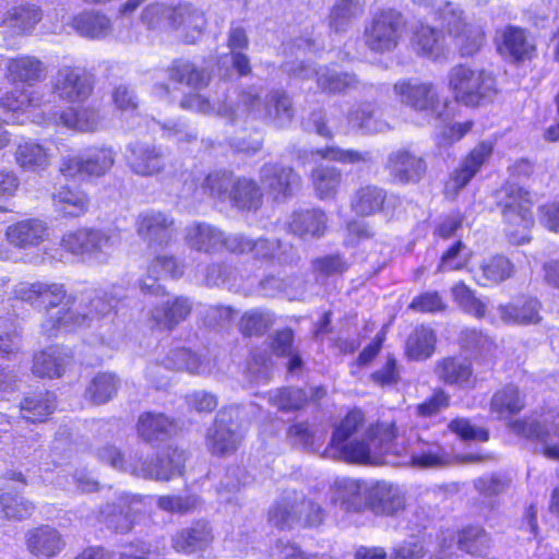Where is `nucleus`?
<instances>
[{"label":"nucleus","instance_id":"nucleus-1","mask_svg":"<svg viewBox=\"0 0 559 559\" xmlns=\"http://www.w3.org/2000/svg\"><path fill=\"white\" fill-rule=\"evenodd\" d=\"M13 294L17 299L47 309L41 329L50 336L60 330L91 326L97 317L110 314L122 297V288L112 286L110 292L82 298L79 304L67 295L62 284L55 282H21Z\"/></svg>","mask_w":559,"mask_h":559},{"label":"nucleus","instance_id":"nucleus-2","mask_svg":"<svg viewBox=\"0 0 559 559\" xmlns=\"http://www.w3.org/2000/svg\"><path fill=\"white\" fill-rule=\"evenodd\" d=\"M47 67L38 57L19 53L3 59V78L14 86L0 97V121L22 126L39 122L37 110L43 106V93L31 88L45 80Z\"/></svg>","mask_w":559,"mask_h":559},{"label":"nucleus","instance_id":"nucleus-3","mask_svg":"<svg viewBox=\"0 0 559 559\" xmlns=\"http://www.w3.org/2000/svg\"><path fill=\"white\" fill-rule=\"evenodd\" d=\"M364 420L360 411L349 412L335 427L331 442L349 461L378 464L383 455L389 454L391 441L395 438V426L378 424L358 437Z\"/></svg>","mask_w":559,"mask_h":559},{"label":"nucleus","instance_id":"nucleus-4","mask_svg":"<svg viewBox=\"0 0 559 559\" xmlns=\"http://www.w3.org/2000/svg\"><path fill=\"white\" fill-rule=\"evenodd\" d=\"M99 461L111 467L129 473L135 477L154 480H169L182 472L186 462L183 450L167 449L166 453L155 460L144 456L143 453H134L126 456L115 445H104L96 453Z\"/></svg>","mask_w":559,"mask_h":559},{"label":"nucleus","instance_id":"nucleus-5","mask_svg":"<svg viewBox=\"0 0 559 559\" xmlns=\"http://www.w3.org/2000/svg\"><path fill=\"white\" fill-rule=\"evenodd\" d=\"M141 21L150 29L181 31L188 43H193L205 26L203 13L187 3L153 2L142 11Z\"/></svg>","mask_w":559,"mask_h":559},{"label":"nucleus","instance_id":"nucleus-6","mask_svg":"<svg viewBox=\"0 0 559 559\" xmlns=\"http://www.w3.org/2000/svg\"><path fill=\"white\" fill-rule=\"evenodd\" d=\"M496 202L501 209L506 233L510 242L522 245L530 240V229L534 224L533 201L527 191L510 183L496 191Z\"/></svg>","mask_w":559,"mask_h":559},{"label":"nucleus","instance_id":"nucleus-7","mask_svg":"<svg viewBox=\"0 0 559 559\" xmlns=\"http://www.w3.org/2000/svg\"><path fill=\"white\" fill-rule=\"evenodd\" d=\"M433 7L435 19L447 29L457 53L463 58L476 55L486 41L483 28L468 23L463 10L455 3L444 1Z\"/></svg>","mask_w":559,"mask_h":559},{"label":"nucleus","instance_id":"nucleus-8","mask_svg":"<svg viewBox=\"0 0 559 559\" xmlns=\"http://www.w3.org/2000/svg\"><path fill=\"white\" fill-rule=\"evenodd\" d=\"M61 247L68 252L97 264L107 263L120 245L115 230L80 228L62 236Z\"/></svg>","mask_w":559,"mask_h":559},{"label":"nucleus","instance_id":"nucleus-9","mask_svg":"<svg viewBox=\"0 0 559 559\" xmlns=\"http://www.w3.org/2000/svg\"><path fill=\"white\" fill-rule=\"evenodd\" d=\"M449 88L457 102L475 107L492 99L497 81L489 71L460 64L449 72Z\"/></svg>","mask_w":559,"mask_h":559},{"label":"nucleus","instance_id":"nucleus-10","mask_svg":"<svg viewBox=\"0 0 559 559\" xmlns=\"http://www.w3.org/2000/svg\"><path fill=\"white\" fill-rule=\"evenodd\" d=\"M404 28L405 21L399 11L379 10L365 26V45L373 52H391L399 46Z\"/></svg>","mask_w":559,"mask_h":559},{"label":"nucleus","instance_id":"nucleus-11","mask_svg":"<svg viewBox=\"0 0 559 559\" xmlns=\"http://www.w3.org/2000/svg\"><path fill=\"white\" fill-rule=\"evenodd\" d=\"M512 430L526 438L535 439L544 456L559 461V413L543 412L512 424Z\"/></svg>","mask_w":559,"mask_h":559},{"label":"nucleus","instance_id":"nucleus-12","mask_svg":"<svg viewBox=\"0 0 559 559\" xmlns=\"http://www.w3.org/2000/svg\"><path fill=\"white\" fill-rule=\"evenodd\" d=\"M115 162L116 152L111 146H91L81 155L63 156L60 163V173L68 178L76 176L100 178L109 173Z\"/></svg>","mask_w":559,"mask_h":559},{"label":"nucleus","instance_id":"nucleus-13","mask_svg":"<svg viewBox=\"0 0 559 559\" xmlns=\"http://www.w3.org/2000/svg\"><path fill=\"white\" fill-rule=\"evenodd\" d=\"M393 93L400 103L427 117L441 118L447 108V102L439 97L431 83L403 79L393 85Z\"/></svg>","mask_w":559,"mask_h":559},{"label":"nucleus","instance_id":"nucleus-14","mask_svg":"<svg viewBox=\"0 0 559 559\" xmlns=\"http://www.w3.org/2000/svg\"><path fill=\"white\" fill-rule=\"evenodd\" d=\"M396 437L391 441L389 453L408 456L411 463L418 467H442L456 461L447 449L437 442L425 441L418 436L407 439V444H400Z\"/></svg>","mask_w":559,"mask_h":559},{"label":"nucleus","instance_id":"nucleus-15","mask_svg":"<svg viewBox=\"0 0 559 559\" xmlns=\"http://www.w3.org/2000/svg\"><path fill=\"white\" fill-rule=\"evenodd\" d=\"M492 153V145L481 142L475 146L462 160L460 166L453 170L444 185L447 198L454 199L459 192L467 186L472 178L479 171L484 163Z\"/></svg>","mask_w":559,"mask_h":559},{"label":"nucleus","instance_id":"nucleus-16","mask_svg":"<svg viewBox=\"0 0 559 559\" xmlns=\"http://www.w3.org/2000/svg\"><path fill=\"white\" fill-rule=\"evenodd\" d=\"M52 90L60 99L83 103L92 93V84L80 68L62 66L52 79Z\"/></svg>","mask_w":559,"mask_h":559},{"label":"nucleus","instance_id":"nucleus-17","mask_svg":"<svg viewBox=\"0 0 559 559\" xmlns=\"http://www.w3.org/2000/svg\"><path fill=\"white\" fill-rule=\"evenodd\" d=\"M495 44L498 53L510 61L531 59L535 52V45L525 29L518 26H506L496 33Z\"/></svg>","mask_w":559,"mask_h":559},{"label":"nucleus","instance_id":"nucleus-18","mask_svg":"<svg viewBox=\"0 0 559 559\" xmlns=\"http://www.w3.org/2000/svg\"><path fill=\"white\" fill-rule=\"evenodd\" d=\"M50 235L47 223L39 218H25L9 225L5 239L22 250L36 248L48 240Z\"/></svg>","mask_w":559,"mask_h":559},{"label":"nucleus","instance_id":"nucleus-19","mask_svg":"<svg viewBox=\"0 0 559 559\" xmlns=\"http://www.w3.org/2000/svg\"><path fill=\"white\" fill-rule=\"evenodd\" d=\"M41 17L40 9L34 3L24 2L9 8L0 23L4 40L29 34Z\"/></svg>","mask_w":559,"mask_h":559},{"label":"nucleus","instance_id":"nucleus-20","mask_svg":"<svg viewBox=\"0 0 559 559\" xmlns=\"http://www.w3.org/2000/svg\"><path fill=\"white\" fill-rule=\"evenodd\" d=\"M260 179L265 191L274 199L289 195L299 185V176L294 169L277 163L265 164L261 168Z\"/></svg>","mask_w":559,"mask_h":559},{"label":"nucleus","instance_id":"nucleus-21","mask_svg":"<svg viewBox=\"0 0 559 559\" xmlns=\"http://www.w3.org/2000/svg\"><path fill=\"white\" fill-rule=\"evenodd\" d=\"M128 163L133 173L140 176H154L165 167V159L159 147L142 142L128 146Z\"/></svg>","mask_w":559,"mask_h":559},{"label":"nucleus","instance_id":"nucleus-22","mask_svg":"<svg viewBox=\"0 0 559 559\" xmlns=\"http://www.w3.org/2000/svg\"><path fill=\"white\" fill-rule=\"evenodd\" d=\"M411 46L417 55L431 60L444 59L450 53V48L445 45L443 35L425 24L414 26Z\"/></svg>","mask_w":559,"mask_h":559},{"label":"nucleus","instance_id":"nucleus-23","mask_svg":"<svg viewBox=\"0 0 559 559\" xmlns=\"http://www.w3.org/2000/svg\"><path fill=\"white\" fill-rule=\"evenodd\" d=\"M540 304L536 298L522 296L496 309L501 322L506 324H536L542 320Z\"/></svg>","mask_w":559,"mask_h":559},{"label":"nucleus","instance_id":"nucleus-24","mask_svg":"<svg viewBox=\"0 0 559 559\" xmlns=\"http://www.w3.org/2000/svg\"><path fill=\"white\" fill-rule=\"evenodd\" d=\"M174 222L164 213L145 212L139 215L136 221L138 234L150 246L166 245L173 237Z\"/></svg>","mask_w":559,"mask_h":559},{"label":"nucleus","instance_id":"nucleus-25","mask_svg":"<svg viewBox=\"0 0 559 559\" xmlns=\"http://www.w3.org/2000/svg\"><path fill=\"white\" fill-rule=\"evenodd\" d=\"M240 439L236 425L234 423L227 424L226 413L221 412L213 427L209 430L206 444L213 454L228 455L236 451Z\"/></svg>","mask_w":559,"mask_h":559},{"label":"nucleus","instance_id":"nucleus-26","mask_svg":"<svg viewBox=\"0 0 559 559\" xmlns=\"http://www.w3.org/2000/svg\"><path fill=\"white\" fill-rule=\"evenodd\" d=\"M163 300L151 310V320L162 330H171L183 321L191 311V304L187 298H170L166 294Z\"/></svg>","mask_w":559,"mask_h":559},{"label":"nucleus","instance_id":"nucleus-27","mask_svg":"<svg viewBox=\"0 0 559 559\" xmlns=\"http://www.w3.org/2000/svg\"><path fill=\"white\" fill-rule=\"evenodd\" d=\"M181 274L182 266L173 257L158 254L147 267V277L141 282V290L144 294L164 296L165 290L158 281L166 277H178Z\"/></svg>","mask_w":559,"mask_h":559},{"label":"nucleus","instance_id":"nucleus-28","mask_svg":"<svg viewBox=\"0 0 559 559\" xmlns=\"http://www.w3.org/2000/svg\"><path fill=\"white\" fill-rule=\"evenodd\" d=\"M435 371L444 383L462 389L473 388L476 381L472 362L466 357L444 358L438 361Z\"/></svg>","mask_w":559,"mask_h":559},{"label":"nucleus","instance_id":"nucleus-29","mask_svg":"<svg viewBox=\"0 0 559 559\" xmlns=\"http://www.w3.org/2000/svg\"><path fill=\"white\" fill-rule=\"evenodd\" d=\"M51 158L50 148L35 140H21L16 144L14 159L23 170L33 173L45 170L50 165Z\"/></svg>","mask_w":559,"mask_h":559},{"label":"nucleus","instance_id":"nucleus-30","mask_svg":"<svg viewBox=\"0 0 559 559\" xmlns=\"http://www.w3.org/2000/svg\"><path fill=\"white\" fill-rule=\"evenodd\" d=\"M214 540L213 530L205 521H197L178 532L173 538L177 551L193 554L206 549Z\"/></svg>","mask_w":559,"mask_h":559},{"label":"nucleus","instance_id":"nucleus-31","mask_svg":"<svg viewBox=\"0 0 559 559\" xmlns=\"http://www.w3.org/2000/svg\"><path fill=\"white\" fill-rule=\"evenodd\" d=\"M72 358L70 349L51 346L34 357L33 372L43 378H59Z\"/></svg>","mask_w":559,"mask_h":559},{"label":"nucleus","instance_id":"nucleus-32","mask_svg":"<svg viewBox=\"0 0 559 559\" xmlns=\"http://www.w3.org/2000/svg\"><path fill=\"white\" fill-rule=\"evenodd\" d=\"M388 168L400 182H415L426 170L424 160L406 150H399L389 156Z\"/></svg>","mask_w":559,"mask_h":559},{"label":"nucleus","instance_id":"nucleus-33","mask_svg":"<svg viewBox=\"0 0 559 559\" xmlns=\"http://www.w3.org/2000/svg\"><path fill=\"white\" fill-rule=\"evenodd\" d=\"M226 249L231 252L245 253L251 252L258 259H276L280 263H285L287 260L284 252L281 251L280 242H270L265 239L252 241L239 235L229 236L226 239Z\"/></svg>","mask_w":559,"mask_h":559},{"label":"nucleus","instance_id":"nucleus-34","mask_svg":"<svg viewBox=\"0 0 559 559\" xmlns=\"http://www.w3.org/2000/svg\"><path fill=\"white\" fill-rule=\"evenodd\" d=\"M90 203L87 193L80 188L62 186L52 194V205L62 216H82L88 211Z\"/></svg>","mask_w":559,"mask_h":559},{"label":"nucleus","instance_id":"nucleus-35","mask_svg":"<svg viewBox=\"0 0 559 559\" xmlns=\"http://www.w3.org/2000/svg\"><path fill=\"white\" fill-rule=\"evenodd\" d=\"M364 12L360 0H335L330 9L329 27L334 33H346Z\"/></svg>","mask_w":559,"mask_h":559},{"label":"nucleus","instance_id":"nucleus-36","mask_svg":"<svg viewBox=\"0 0 559 559\" xmlns=\"http://www.w3.org/2000/svg\"><path fill=\"white\" fill-rule=\"evenodd\" d=\"M71 26L80 36L91 39L105 38L112 31L110 20L97 11H86L75 15Z\"/></svg>","mask_w":559,"mask_h":559},{"label":"nucleus","instance_id":"nucleus-37","mask_svg":"<svg viewBox=\"0 0 559 559\" xmlns=\"http://www.w3.org/2000/svg\"><path fill=\"white\" fill-rule=\"evenodd\" d=\"M227 238L209 224L193 223L187 227L186 240L191 248L199 251L210 252L226 248Z\"/></svg>","mask_w":559,"mask_h":559},{"label":"nucleus","instance_id":"nucleus-38","mask_svg":"<svg viewBox=\"0 0 559 559\" xmlns=\"http://www.w3.org/2000/svg\"><path fill=\"white\" fill-rule=\"evenodd\" d=\"M50 119L57 124L81 132L95 131L99 124L98 112L90 107H70Z\"/></svg>","mask_w":559,"mask_h":559},{"label":"nucleus","instance_id":"nucleus-39","mask_svg":"<svg viewBox=\"0 0 559 559\" xmlns=\"http://www.w3.org/2000/svg\"><path fill=\"white\" fill-rule=\"evenodd\" d=\"M513 271L514 266L509 259L503 255H495L483 261L474 272V277L479 285L490 286L506 281L513 274Z\"/></svg>","mask_w":559,"mask_h":559},{"label":"nucleus","instance_id":"nucleus-40","mask_svg":"<svg viewBox=\"0 0 559 559\" xmlns=\"http://www.w3.org/2000/svg\"><path fill=\"white\" fill-rule=\"evenodd\" d=\"M27 547L38 557H52L62 549L63 542L58 531L41 526L27 533Z\"/></svg>","mask_w":559,"mask_h":559},{"label":"nucleus","instance_id":"nucleus-41","mask_svg":"<svg viewBox=\"0 0 559 559\" xmlns=\"http://www.w3.org/2000/svg\"><path fill=\"white\" fill-rule=\"evenodd\" d=\"M350 129L364 133H379L389 129V124L379 118L371 104H361L353 108L347 116Z\"/></svg>","mask_w":559,"mask_h":559},{"label":"nucleus","instance_id":"nucleus-42","mask_svg":"<svg viewBox=\"0 0 559 559\" xmlns=\"http://www.w3.org/2000/svg\"><path fill=\"white\" fill-rule=\"evenodd\" d=\"M175 429V423L163 414L145 413L138 421L139 436L147 442L162 440Z\"/></svg>","mask_w":559,"mask_h":559},{"label":"nucleus","instance_id":"nucleus-43","mask_svg":"<svg viewBox=\"0 0 559 559\" xmlns=\"http://www.w3.org/2000/svg\"><path fill=\"white\" fill-rule=\"evenodd\" d=\"M437 342L435 331L421 325L413 331L406 342V354L415 360L429 358L433 352Z\"/></svg>","mask_w":559,"mask_h":559},{"label":"nucleus","instance_id":"nucleus-44","mask_svg":"<svg viewBox=\"0 0 559 559\" xmlns=\"http://www.w3.org/2000/svg\"><path fill=\"white\" fill-rule=\"evenodd\" d=\"M169 80L192 88H202L209 82L206 73L185 59L175 60L167 70Z\"/></svg>","mask_w":559,"mask_h":559},{"label":"nucleus","instance_id":"nucleus-45","mask_svg":"<svg viewBox=\"0 0 559 559\" xmlns=\"http://www.w3.org/2000/svg\"><path fill=\"white\" fill-rule=\"evenodd\" d=\"M524 407V402L514 386H506L491 399L490 412L499 419H508Z\"/></svg>","mask_w":559,"mask_h":559},{"label":"nucleus","instance_id":"nucleus-46","mask_svg":"<svg viewBox=\"0 0 559 559\" xmlns=\"http://www.w3.org/2000/svg\"><path fill=\"white\" fill-rule=\"evenodd\" d=\"M325 214L318 210H311L296 213L289 223V228L301 237H320L325 230Z\"/></svg>","mask_w":559,"mask_h":559},{"label":"nucleus","instance_id":"nucleus-47","mask_svg":"<svg viewBox=\"0 0 559 559\" xmlns=\"http://www.w3.org/2000/svg\"><path fill=\"white\" fill-rule=\"evenodd\" d=\"M454 301L467 313L477 319L488 318L491 323L496 322L493 313L487 314V306L484 301L476 298L474 293L464 284L457 283L452 287Z\"/></svg>","mask_w":559,"mask_h":559},{"label":"nucleus","instance_id":"nucleus-48","mask_svg":"<svg viewBox=\"0 0 559 559\" xmlns=\"http://www.w3.org/2000/svg\"><path fill=\"white\" fill-rule=\"evenodd\" d=\"M260 188L251 179L239 178L233 183L229 200L239 209H257L261 202Z\"/></svg>","mask_w":559,"mask_h":559},{"label":"nucleus","instance_id":"nucleus-49","mask_svg":"<svg viewBox=\"0 0 559 559\" xmlns=\"http://www.w3.org/2000/svg\"><path fill=\"white\" fill-rule=\"evenodd\" d=\"M55 408L56 399L55 395L49 392L26 397L21 405V412L24 418L32 423L45 420Z\"/></svg>","mask_w":559,"mask_h":559},{"label":"nucleus","instance_id":"nucleus-50","mask_svg":"<svg viewBox=\"0 0 559 559\" xmlns=\"http://www.w3.org/2000/svg\"><path fill=\"white\" fill-rule=\"evenodd\" d=\"M341 171L335 167H317L311 175L313 188L320 199L333 198L340 187Z\"/></svg>","mask_w":559,"mask_h":559},{"label":"nucleus","instance_id":"nucleus-51","mask_svg":"<svg viewBox=\"0 0 559 559\" xmlns=\"http://www.w3.org/2000/svg\"><path fill=\"white\" fill-rule=\"evenodd\" d=\"M384 192L373 186L360 188L352 200L353 211L361 216L377 213L383 205Z\"/></svg>","mask_w":559,"mask_h":559},{"label":"nucleus","instance_id":"nucleus-52","mask_svg":"<svg viewBox=\"0 0 559 559\" xmlns=\"http://www.w3.org/2000/svg\"><path fill=\"white\" fill-rule=\"evenodd\" d=\"M34 506L19 491H4L0 495V515L9 520H23L32 514Z\"/></svg>","mask_w":559,"mask_h":559},{"label":"nucleus","instance_id":"nucleus-53","mask_svg":"<svg viewBox=\"0 0 559 559\" xmlns=\"http://www.w3.org/2000/svg\"><path fill=\"white\" fill-rule=\"evenodd\" d=\"M292 103L287 95L274 92L270 95L267 104L264 106L265 118L271 119L276 126L284 127L293 118Z\"/></svg>","mask_w":559,"mask_h":559},{"label":"nucleus","instance_id":"nucleus-54","mask_svg":"<svg viewBox=\"0 0 559 559\" xmlns=\"http://www.w3.org/2000/svg\"><path fill=\"white\" fill-rule=\"evenodd\" d=\"M269 522L278 527H292L297 523V497L282 498L269 510Z\"/></svg>","mask_w":559,"mask_h":559},{"label":"nucleus","instance_id":"nucleus-55","mask_svg":"<svg viewBox=\"0 0 559 559\" xmlns=\"http://www.w3.org/2000/svg\"><path fill=\"white\" fill-rule=\"evenodd\" d=\"M404 508L400 491H372L368 493V509L376 514H393Z\"/></svg>","mask_w":559,"mask_h":559},{"label":"nucleus","instance_id":"nucleus-56","mask_svg":"<svg viewBox=\"0 0 559 559\" xmlns=\"http://www.w3.org/2000/svg\"><path fill=\"white\" fill-rule=\"evenodd\" d=\"M318 85L326 92L340 93L356 87L357 80L349 73H338L334 69H321L316 72Z\"/></svg>","mask_w":559,"mask_h":559},{"label":"nucleus","instance_id":"nucleus-57","mask_svg":"<svg viewBox=\"0 0 559 559\" xmlns=\"http://www.w3.org/2000/svg\"><path fill=\"white\" fill-rule=\"evenodd\" d=\"M118 390V380L111 373H99L86 389V395L95 404L108 402Z\"/></svg>","mask_w":559,"mask_h":559},{"label":"nucleus","instance_id":"nucleus-58","mask_svg":"<svg viewBox=\"0 0 559 559\" xmlns=\"http://www.w3.org/2000/svg\"><path fill=\"white\" fill-rule=\"evenodd\" d=\"M270 402L282 411H294L306 405L308 394L299 389H280L270 394Z\"/></svg>","mask_w":559,"mask_h":559},{"label":"nucleus","instance_id":"nucleus-59","mask_svg":"<svg viewBox=\"0 0 559 559\" xmlns=\"http://www.w3.org/2000/svg\"><path fill=\"white\" fill-rule=\"evenodd\" d=\"M198 499L194 495L185 492H173L160 496L157 504L162 510L171 513H187L198 506Z\"/></svg>","mask_w":559,"mask_h":559},{"label":"nucleus","instance_id":"nucleus-60","mask_svg":"<svg viewBox=\"0 0 559 559\" xmlns=\"http://www.w3.org/2000/svg\"><path fill=\"white\" fill-rule=\"evenodd\" d=\"M372 491H334L331 498L334 506L345 513L368 509V493Z\"/></svg>","mask_w":559,"mask_h":559},{"label":"nucleus","instance_id":"nucleus-61","mask_svg":"<svg viewBox=\"0 0 559 559\" xmlns=\"http://www.w3.org/2000/svg\"><path fill=\"white\" fill-rule=\"evenodd\" d=\"M180 106L185 109L194 110L201 114L216 112L218 116L228 118L229 120H236L238 114L228 108L227 106H219L215 108L211 103L202 97L200 94H190L180 102Z\"/></svg>","mask_w":559,"mask_h":559},{"label":"nucleus","instance_id":"nucleus-62","mask_svg":"<svg viewBox=\"0 0 559 559\" xmlns=\"http://www.w3.org/2000/svg\"><path fill=\"white\" fill-rule=\"evenodd\" d=\"M293 332L292 330H283L278 332L272 343L273 352L278 356H290L288 362V370L296 371L301 366V359L298 355L293 353Z\"/></svg>","mask_w":559,"mask_h":559},{"label":"nucleus","instance_id":"nucleus-63","mask_svg":"<svg viewBox=\"0 0 559 559\" xmlns=\"http://www.w3.org/2000/svg\"><path fill=\"white\" fill-rule=\"evenodd\" d=\"M461 549L472 555H483L488 547V537L484 530L469 527L464 530L459 537Z\"/></svg>","mask_w":559,"mask_h":559},{"label":"nucleus","instance_id":"nucleus-64","mask_svg":"<svg viewBox=\"0 0 559 559\" xmlns=\"http://www.w3.org/2000/svg\"><path fill=\"white\" fill-rule=\"evenodd\" d=\"M173 366L178 369H186L190 373L202 374L210 372L209 362L202 360L197 354L181 348L173 353Z\"/></svg>","mask_w":559,"mask_h":559}]
</instances>
